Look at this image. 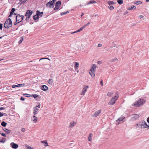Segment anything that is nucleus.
<instances>
[{
  "mask_svg": "<svg viewBox=\"0 0 149 149\" xmlns=\"http://www.w3.org/2000/svg\"><path fill=\"white\" fill-rule=\"evenodd\" d=\"M146 101L144 99L139 98L133 103L132 105L136 107H139L144 104Z\"/></svg>",
  "mask_w": 149,
  "mask_h": 149,
  "instance_id": "nucleus-1",
  "label": "nucleus"
},
{
  "mask_svg": "<svg viewBox=\"0 0 149 149\" xmlns=\"http://www.w3.org/2000/svg\"><path fill=\"white\" fill-rule=\"evenodd\" d=\"M12 23V22L11 19L10 18H8L5 21L4 24V27L8 29L11 26Z\"/></svg>",
  "mask_w": 149,
  "mask_h": 149,
  "instance_id": "nucleus-2",
  "label": "nucleus"
},
{
  "mask_svg": "<svg viewBox=\"0 0 149 149\" xmlns=\"http://www.w3.org/2000/svg\"><path fill=\"white\" fill-rule=\"evenodd\" d=\"M119 95L118 93H116L114 97L112 98L110 102L109 103V104L110 105H113L115 103L116 101L117 100Z\"/></svg>",
  "mask_w": 149,
  "mask_h": 149,
  "instance_id": "nucleus-3",
  "label": "nucleus"
},
{
  "mask_svg": "<svg viewBox=\"0 0 149 149\" xmlns=\"http://www.w3.org/2000/svg\"><path fill=\"white\" fill-rule=\"evenodd\" d=\"M55 1L56 0H52L48 2L46 5V7H49L50 8H53L54 7V3Z\"/></svg>",
  "mask_w": 149,
  "mask_h": 149,
  "instance_id": "nucleus-4",
  "label": "nucleus"
},
{
  "mask_svg": "<svg viewBox=\"0 0 149 149\" xmlns=\"http://www.w3.org/2000/svg\"><path fill=\"white\" fill-rule=\"evenodd\" d=\"M33 13V12L31 10H28L25 15L26 16V20H27V19H29L31 17V15Z\"/></svg>",
  "mask_w": 149,
  "mask_h": 149,
  "instance_id": "nucleus-5",
  "label": "nucleus"
},
{
  "mask_svg": "<svg viewBox=\"0 0 149 149\" xmlns=\"http://www.w3.org/2000/svg\"><path fill=\"white\" fill-rule=\"evenodd\" d=\"M61 2L60 1H58L56 2L55 4V7L54 8V10H58L59 9L61 5Z\"/></svg>",
  "mask_w": 149,
  "mask_h": 149,
  "instance_id": "nucleus-6",
  "label": "nucleus"
},
{
  "mask_svg": "<svg viewBox=\"0 0 149 149\" xmlns=\"http://www.w3.org/2000/svg\"><path fill=\"white\" fill-rule=\"evenodd\" d=\"M139 114H133L132 116L131 119L132 120H135L138 118L140 117Z\"/></svg>",
  "mask_w": 149,
  "mask_h": 149,
  "instance_id": "nucleus-7",
  "label": "nucleus"
},
{
  "mask_svg": "<svg viewBox=\"0 0 149 149\" xmlns=\"http://www.w3.org/2000/svg\"><path fill=\"white\" fill-rule=\"evenodd\" d=\"M147 124L144 121L141 122V128H147Z\"/></svg>",
  "mask_w": 149,
  "mask_h": 149,
  "instance_id": "nucleus-8",
  "label": "nucleus"
},
{
  "mask_svg": "<svg viewBox=\"0 0 149 149\" xmlns=\"http://www.w3.org/2000/svg\"><path fill=\"white\" fill-rule=\"evenodd\" d=\"M88 88V87L86 86H84L82 90V92L81 93V95H85L86 92L87 91V89Z\"/></svg>",
  "mask_w": 149,
  "mask_h": 149,
  "instance_id": "nucleus-9",
  "label": "nucleus"
},
{
  "mask_svg": "<svg viewBox=\"0 0 149 149\" xmlns=\"http://www.w3.org/2000/svg\"><path fill=\"white\" fill-rule=\"evenodd\" d=\"M10 146L13 148L14 149H16L18 147V146L17 144H15L14 142L11 143Z\"/></svg>",
  "mask_w": 149,
  "mask_h": 149,
  "instance_id": "nucleus-10",
  "label": "nucleus"
},
{
  "mask_svg": "<svg viewBox=\"0 0 149 149\" xmlns=\"http://www.w3.org/2000/svg\"><path fill=\"white\" fill-rule=\"evenodd\" d=\"M96 66L95 64H93L92 66L91 69L90 70L91 72H95V69L96 68Z\"/></svg>",
  "mask_w": 149,
  "mask_h": 149,
  "instance_id": "nucleus-11",
  "label": "nucleus"
},
{
  "mask_svg": "<svg viewBox=\"0 0 149 149\" xmlns=\"http://www.w3.org/2000/svg\"><path fill=\"white\" fill-rule=\"evenodd\" d=\"M36 14L39 17H41L43 14V12H40L39 10H37L36 11Z\"/></svg>",
  "mask_w": 149,
  "mask_h": 149,
  "instance_id": "nucleus-12",
  "label": "nucleus"
},
{
  "mask_svg": "<svg viewBox=\"0 0 149 149\" xmlns=\"http://www.w3.org/2000/svg\"><path fill=\"white\" fill-rule=\"evenodd\" d=\"M76 123L74 121H73L72 122H71L70 123V125L69 126V127L70 128L73 127L74 125H76Z\"/></svg>",
  "mask_w": 149,
  "mask_h": 149,
  "instance_id": "nucleus-13",
  "label": "nucleus"
},
{
  "mask_svg": "<svg viewBox=\"0 0 149 149\" xmlns=\"http://www.w3.org/2000/svg\"><path fill=\"white\" fill-rule=\"evenodd\" d=\"M41 89L43 91H46L48 89V87L46 86L43 85L41 87Z\"/></svg>",
  "mask_w": 149,
  "mask_h": 149,
  "instance_id": "nucleus-14",
  "label": "nucleus"
},
{
  "mask_svg": "<svg viewBox=\"0 0 149 149\" xmlns=\"http://www.w3.org/2000/svg\"><path fill=\"white\" fill-rule=\"evenodd\" d=\"M93 134L92 133H90L89 134V136L88 137V140L90 142L92 141V139H91L92 137H93Z\"/></svg>",
  "mask_w": 149,
  "mask_h": 149,
  "instance_id": "nucleus-15",
  "label": "nucleus"
},
{
  "mask_svg": "<svg viewBox=\"0 0 149 149\" xmlns=\"http://www.w3.org/2000/svg\"><path fill=\"white\" fill-rule=\"evenodd\" d=\"M136 9V7L134 6H132L128 8V9L130 10H135Z\"/></svg>",
  "mask_w": 149,
  "mask_h": 149,
  "instance_id": "nucleus-16",
  "label": "nucleus"
},
{
  "mask_svg": "<svg viewBox=\"0 0 149 149\" xmlns=\"http://www.w3.org/2000/svg\"><path fill=\"white\" fill-rule=\"evenodd\" d=\"M125 118L123 116H121L119 118L116 120V121H122Z\"/></svg>",
  "mask_w": 149,
  "mask_h": 149,
  "instance_id": "nucleus-17",
  "label": "nucleus"
},
{
  "mask_svg": "<svg viewBox=\"0 0 149 149\" xmlns=\"http://www.w3.org/2000/svg\"><path fill=\"white\" fill-rule=\"evenodd\" d=\"M3 131L6 132V134H9L10 133L11 130H9L6 128H4L3 129Z\"/></svg>",
  "mask_w": 149,
  "mask_h": 149,
  "instance_id": "nucleus-18",
  "label": "nucleus"
},
{
  "mask_svg": "<svg viewBox=\"0 0 149 149\" xmlns=\"http://www.w3.org/2000/svg\"><path fill=\"white\" fill-rule=\"evenodd\" d=\"M75 65L74 66V68L75 70L77 69L79 67V64L77 62H75Z\"/></svg>",
  "mask_w": 149,
  "mask_h": 149,
  "instance_id": "nucleus-19",
  "label": "nucleus"
},
{
  "mask_svg": "<svg viewBox=\"0 0 149 149\" xmlns=\"http://www.w3.org/2000/svg\"><path fill=\"white\" fill-rule=\"evenodd\" d=\"M39 18V17L37 14L33 16V18L34 20H38Z\"/></svg>",
  "mask_w": 149,
  "mask_h": 149,
  "instance_id": "nucleus-20",
  "label": "nucleus"
},
{
  "mask_svg": "<svg viewBox=\"0 0 149 149\" xmlns=\"http://www.w3.org/2000/svg\"><path fill=\"white\" fill-rule=\"evenodd\" d=\"M100 112H95L94 114H93L92 116L93 117H96L98 116L100 114Z\"/></svg>",
  "mask_w": 149,
  "mask_h": 149,
  "instance_id": "nucleus-21",
  "label": "nucleus"
},
{
  "mask_svg": "<svg viewBox=\"0 0 149 149\" xmlns=\"http://www.w3.org/2000/svg\"><path fill=\"white\" fill-rule=\"evenodd\" d=\"M37 118L35 116H33L32 118V120L34 122H36L37 120Z\"/></svg>",
  "mask_w": 149,
  "mask_h": 149,
  "instance_id": "nucleus-22",
  "label": "nucleus"
},
{
  "mask_svg": "<svg viewBox=\"0 0 149 149\" xmlns=\"http://www.w3.org/2000/svg\"><path fill=\"white\" fill-rule=\"evenodd\" d=\"M89 73L92 77H93H93L95 76V72H91L90 71Z\"/></svg>",
  "mask_w": 149,
  "mask_h": 149,
  "instance_id": "nucleus-23",
  "label": "nucleus"
},
{
  "mask_svg": "<svg viewBox=\"0 0 149 149\" xmlns=\"http://www.w3.org/2000/svg\"><path fill=\"white\" fill-rule=\"evenodd\" d=\"M48 83L52 85L54 81H53V80L52 79H49L48 81Z\"/></svg>",
  "mask_w": 149,
  "mask_h": 149,
  "instance_id": "nucleus-24",
  "label": "nucleus"
},
{
  "mask_svg": "<svg viewBox=\"0 0 149 149\" xmlns=\"http://www.w3.org/2000/svg\"><path fill=\"white\" fill-rule=\"evenodd\" d=\"M7 124V123H6L5 122L3 121L1 123V125L2 126L4 127H5L6 126Z\"/></svg>",
  "mask_w": 149,
  "mask_h": 149,
  "instance_id": "nucleus-25",
  "label": "nucleus"
},
{
  "mask_svg": "<svg viewBox=\"0 0 149 149\" xmlns=\"http://www.w3.org/2000/svg\"><path fill=\"white\" fill-rule=\"evenodd\" d=\"M117 2L119 4L121 5L123 3V0H117Z\"/></svg>",
  "mask_w": 149,
  "mask_h": 149,
  "instance_id": "nucleus-26",
  "label": "nucleus"
},
{
  "mask_svg": "<svg viewBox=\"0 0 149 149\" xmlns=\"http://www.w3.org/2000/svg\"><path fill=\"white\" fill-rule=\"evenodd\" d=\"M142 3V2L140 1H137L134 2V3L135 4L138 5L141 4Z\"/></svg>",
  "mask_w": 149,
  "mask_h": 149,
  "instance_id": "nucleus-27",
  "label": "nucleus"
},
{
  "mask_svg": "<svg viewBox=\"0 0 149 149\" xmlns=\"http://www.w3.org/2000/svg\"><path fill=\"white\" fill-rule=\"evenodd\" d=\"M68 13H69V12L68 11H67L66 12H63L61 13L60 15L61 16L63 15H65V14H67Z\"/></svg>",
  "mask_w": 149,
  "mask_h": 149,
  "instance_id": "nucleus-28",
  "label": "nucleus"
},
{
  "mask_svg": "<svg viewBox=\"0 0 149 149\" xmlns=\"http://www.w3.org/2000/svg\"><path fill=\"white\" fill-rule=\"evenodd\" d=\"M25 147L27 149H33V148L27 145H25Z\"/></svg>",
  "mask_w": 149,
  "mask_h": 149,
  "instance_id": "nucleus-29",
  "label": "nucleus"
},
{
  "mask_svg": "<svg viewBox=\"0 0 149 149\" xmlns=\"http://www.w3.org/2000/svg\"><path fill=\"white\" fill-rule=\"evenodd\" d=\"M27 0H19L20 4H23L26 2Z\"/></svg>",
  "mask_w": 149,
  "mask_h": 149,
  "instance_id": "nucleus-30",
  "label": "nucleus"
},
{
  "mask_svg": "<svg viewBox=\"0 0 149 149\" xmlns=\"http://www.w3.org/2000/svg\"><path fill=\"white\" fill-rule=\"evenodd\" d=\"M96 1L94 0H92L90 1L88 3V4H92L93 3H96Z\"/></svg>",
  "mask_w": 149,
  "mask_h": 149,
  "instance_id": "nucleus-31",
  "label": "nucleus"
},
{
  "mask_svg": "<svg viewBox=\"0 0 149 149\" xmlns=\"http://www.w3.org/2000/svg\"><path fill=\"white\" fill-rule=\"evenodd\" d=\"M39 95L37 94H33L31 95V96H32L34 98L36 99L37 97H38Z\"/></svg>",
  "mask_w": 149,
  "mask_h": 149,
  "instance_id": "nucleus-32",
  "label": "nucleus"
},
{
  "mask_svg": "<svg viewBox=\"0 0 149 149\" xmlns=\"http://www.w3.org/2000/svg\"><path fill=\"white\" fill-rule=\"evenodd\" d=\"M24 39V37L23 36H22L20 38V40L19 41V44H20L21 43L22 41Z\"/></svg>",
  "mask_w": 149,
  "mask_h": 149,
  "instance_id": "nucleus-33",
  "label": "nucleus"
},
{
  "mask_svg": "<svg viewBox=\"0 0 149 149\" xmlns=\"http://www.w3.org/2000/svg\"><path fill=\"white\" fill-rule=\"evenodd\" d=\"M6 141V139L4 138L3 139H2L1 140L0 139V143H4Z\"/></svg>",
  "mask_w": 149,
  "mask_h": 149,
  "instance_id": "nucleus-34",
  "label": "nucleus"
},
{
  "mask_svg": "<svg viewBox=\"0 0 149 149\" xmlns=\"http://www.w3.org/2000/svg\"><path fill=\"white\" fill-rule=\"evenodd\" d=\"M37 108V107H35L33 108L34 112H37L38 111V109Z\"/></svg>",
  "mask_w": 149,
  "mask_h": 149,
  "instance_id": "nucleus-35",
  "label": "nucleus"
},
{
  "mask_svg": "<svg viewBox=\"0 0 149 149\" xmlns=\"http://www.w3.org/2000/svg\"><path fill=\"white\" fill-rule=\"evenodd\" d=\"M15 10V8H12L10 12V13H11V14H13L14 13Z\"/></svg>",
  "mask_w": 149,
  "mask_h": 149,
  "instance_id": "nucleus-36",
  "label": "nucleus"
},
{
  "mask_svg": "<svg viewBox=\"0 0 149 149\" xmlns=\"http://www.w3.org/2000/svg\"><path fill=\"white\" fill-rule=\"evenodd\" d=\"M42 143H44L45 144H44V145L45 146H48V145L47 142H45V141H42L41 142Z\"/></svg>",
  "mask_w": 149,
  "mask_h": 149,
  "instance_id": "nucleus-37",
  "label": "nucleus"
},
{
  "mask_svg": "<svg viewBox=\"0 0 149 149\" xmlns=\"http://www.w3.org/2000/svg\"><path fill=\"white\" fill-rule=\"evenodd\" d=\"M108 3L109 5H110L111 4H114V2L113 1H109L108 2Z\"/></svg>",
  "mask_w": 149,
  "mask_h": 149,
  "instance_id": "nucleus-38",
  "label": "nucleus"
},
{
  "mask_svg": "<svg viewBox=\"0 0 149 149\" xmlns=\"http://www.w3.org/2000/svg\"><path fill=\"white\" fill-rule=\"evenodd\" d=\"M19 15V14H17V16H16V22H15V24H14L15 25H16V24H18V23H19V22H17V21H18V20H17V17Z\"/></svg>",
  "mask_w": 149,
  "mask_h": 149,
  "instance_id": "nucleus-39",
  "label": "nucleus"
},
{
  "mask_svg": "<svg viewBox=\"0 0 149 149\" xmlns=\"http://www.w3.org/2000/svg\"><path fill=\"white\" fill-rule=\"evenodd\" d=\"M23 95L24 96L29 97L31 96V95L30 94H27L26 93L24 94H23Z\"/></svg>",
  "mask_w": 149,
  "mask_h": 149,
  "instance_id": "nucleus-40",
  "label": "nucleus"
},
{
  "mask_svg": "<svg viewBox=\"0 0 149 149\" xmlns=\"http://www.w3.org/2000/svg\"><path fill=\"white\" fill-rule=\"evenodd\" d=\"M26 85L25 84H19V87L21 86H26Z\"/></svg>",
  "mask_w": 149,
  "mask_h": 149,
  "instance_id": "nucleus-41",
  "label": "nucleus"
},
{
  "mask_svg": "<svg viewBox=\"0 0 149 149\" xmlns=\"http://www.w3.org/2000/svg\"><path fill=\"white\" fill-rule=\"evenodd\" d=\"M24 135L20 134V135H19V138L20 137L21 138H23L24 137Z\"/></svg>",
  "mask_w": 149,
  "mask_h": 149,
  "instance_id": "nucleus-42",
  "label": "nucleus"
},
{
  "mask_svg": "<svg viewBox=\"0 0 149 149\" xmlns=\"http://www.w3.org/2000/svg\"><path fill=\"white\" fill-rule=\"evenodd\" d=\"M113 93L111 92H109L107 93V95L109 96H111L113 95Z\"/></svg>",
  "mask_w": 149,
  "mask_h": 149,
  "instance_id": "nucleus-43",
  "label": "nucleus"
},
{
  "mask_svg": "<svg viewBox=\"0 0 149 149\" xmlns=\"http://www.w3.org/2000/svg\"><path fill=\"white\" fill-rule=\"evenodd\" d=\"M109 8L110 10H112L114 9V7L112 6H109Z\"/></svg>",
  "mask_w": 149,
  "mask_h": 149,
  "instance_id": "nucleus-44",
  "label": "nucleus"
},
{
  "mask_svg": "<svg viewBox=\"0 0 149 149\" xmlns=\"http://www.w3.org/2000/svg\"><path fill=\"white\" fill-rule=\"evenodd\" d=\"M23 17H24V16H20L19 15V17H21V20L20 21H19V23L21 22L23 19Z\"/></svg>",
  "mask_w": 149,
  "mask_h": 149,
  "instance_id": "nucleus-45",
  "label": "nucleus"
},
{
  "mask_svg": "<svg viewBox=\"0 0 149 149\" xmlns=\"http://www.w3.org/2000/svg\"><path fill=\"white\" fill-rule=\"evenodd\" d=\"M118 60V59L116 58H115L114 59L111 60V61L112 62H114L116 61H117Z\"/></svg>",
  "mask_w": 149,
  "mask_h": 149,
  "instance_id": "nucleus-46",
  "label": "nucleus"
},
{
  "mask_svg": "<svg viewBox=\"0 0 149 149\" xmlns=\"http://www.w3.org/2000/svg\"><path fill=\"white\" fill-rule=\"evenodd\" d=\"M136 125L138 127H140L141 128V122L139 123Z\"/></svg>",
  "mask_w": 149,
  "mask_h": 149,
  "instance_id": "nucleus-47",
  "label": "nucleus"
},
{
  "mask_svg": "<svg viewBox=\"0 0 149 149\" xmlns=\"http://www.w3.org/2000/svg\"><path fill=\"white\" fill-rule=\"evenodd\" d=\"M16 87H19V84H17V85H13L12 86V87L13 88H14Z\"/></svg>",
  "mask_w": 149,
  "mask_h": 149,
  "instance_id": "nucleus-48",
  "label": "nucleus"
},
{
  "mask_svg": "<svg viewBox=\"0 0 149 149\" xmlns=\"http://www.w3.org/2000/svg\"><path fill=\"white\" fill-rule=\"evenodd\" d=\"M3 25L1 23L0 24V29L1 30H2V28H3Z\"/></svg>",
  "mask_w": 149,
  "mask_h": 149,
  "instance_id": "nucleus-49",
  "label": "nucleus"
},
{
  "mask_svg": "<svg viewBox=\"0 0 149 149\" xmlns=\"http://www.w3.org/2000/svg\"><path fill=\"white\" fill-rule=\"evenodd\" d=\"M119 46H120L119 45H115V44H114V45L113 46L114 47H117V48H118L119 47Z\"/></svg>",
  "mask_w": 149,
  "mask_h": 149,
  "instance_id": "nucleus-50",
  "label": "nucleus"
},
{
  "mask_svg": "<svg viewBox=\"0 0 149 149\" xmlns=\"http://www.w3.org/2000/svg\"><path fill=\"white\" fill-rule=\"evenodd\" d=\"M0 134L2 136H4L5 137H6V135H5V134H4V133H0Z\"/></svg>",
  "mask_w": 149,
  "mask_h": 149,
  "instance_id": "nucleus-51",
  "label": "nucleus"
},
{
  "mask_svg": "<svg viewBox=\"0 0 149 149\" xmlns=\"http://www.w3.org/2000/svg\"><path fill=\"white\" fill-rule=\"evenodd\" d=\"M20 99L21 100L24 101L25 100V98L24 97H22L20 98Z\"/></svg>",
  "mask_w": 149,
  "mask_h": 149,
  "instance_id": "nucleus-52",
  "label": "nucleus"
},
{
  "mask_svg": "<svg viewBox=\"0 0 149 149\" xmlns=\"http://www.w3.org/2000/svg\"><path fill=\"white\" fill-rule=\"evenodd\" d=\"M95 15V14H94L93 15H91L90 17H93L94 16H95V17L97 16V14H95V15Z\"/></svg>",
  "mask_w": 149,
  "mask_h": 149,
  "instance_id": "nucleus-53",
  "label": "nucleus"
},
{
  "mask_svg": "<svg viewBox=\"0 0 149 149\" xmlns=\"http://www.w3.org/2000/svg\"><path fill=\"white\" fill-rule=\"evenodd\" d=\"M47 59L49 60V58H40V59L39 60V61H40L41 60H42V59Z\"/></svg>",
  "mask_w": 149,
  "mask_h": 149,
  "instance_id": "nucleus-54",
  "label": "nucleus"
},
{
  "mask_svg": "<svg viewBox=\"0 0 149 149\" xmlns=\"http://www.w3.org/2000/svg\"><path fill=\"white\" fill-rule=\"evenodd\" d=\"M100 85L102 86H103V80H102L100 82Z\"/></svg>",
  "mask_w": 149,
  "mask_h": 149,
  "instance_id": "nucleus-55",
  "label": "nucleus"
},
{
  "mask_svg": "<svg viewBox=\"0 0 149 149\" xmlns=\"http://www.w3.org/2000/svg\"><path fill=\"white\" fill-rule=\"evenodd\" d=\"M25 130L24 128H23L21 129V131L23 132H24L25 131Z\"/></svg>",
  "mask_w": 149,
  "mask_h": 149,
  "instance_id": "nucleus-56",
  "label": "nucleus"
},
{
  "mask_svg": "<svg viewBox=\"0 0 149 149\" xmlns=\"http://www.w3.org/2000/svg\"><path fill=\"white\" fill-rule=\"evenodd\" d=\"M102 46V44H98V47H100Z\"/></svg>",
  "mask_w": 149,
  "mask_h": 149,
  "instance_id": "nucleus-57",
  "label": "nucleus"
},
{
  "mask_svg": "<svg viewBox=\"0 0 149 149\" xmlns=\"http://www.w3.org/2000/svg\"><path fill=\"white\" fill-rule=\"evenodd\" d=\"M40 103H39V104H38V106H37L36 107L38 108H39L40 107Z\"/></svg>",
  "mask_w": 149,
  "mask_h": 149,
  "instance_id": "nucleus-58",
  "label": "nucleus"
},
{
  "mask_svg": "<svg viewBox=\"0 0 149 149\" xmlns=\"http://www.w3.org/2000/svg\"><path fill=\"white\" fill-rule=\"evenodd\" d=\"M5 109V108L3 107H0V111L2 110H3Z\"/></svg>",
  "mask_w": 149,
  "mask_h": 149,
  "instance_id": "nucleus-59",
  "label": "nucleus"
},
{
  "mask_svg": "<svg viewBox=\"0 0 149 149\" xmlns=\"http://www.w3.org/2000/svg\"><path fill=\"white\" fill-rule=\"evenodd\" d=\"M87 25H86V24H85V25H84L83 26H82V28H83V29H84V28H85L87 26Z\"/></svg>",
  "mask_w": 149,
  "mask_h": 149,
  "instance_id": "nucleus-60",
  "label": "nucleus"
},
{
  "mask_svg": "<svg viewBox=\"0 0 149 149\" xmlns=\"http://www.w3.org/2000/svg\"><path fill=\"white\" fill-rule=\"evenodd\" d=\"M3 116V114L1 112H0V117H1Z\"/></svg>",
  "mask_w": 149,
  "mask_h": 149,
  "instance_id": "nucleus-61",
  "label": "nucleus"
},
{
  "mask_svg": "<svg viewBox=\"0 0 149 149\" xmlns=\"http://www.w3.org/2000/svg\"><path fill=\"white\" fill-rule=\"evenodd\" d=\"M139 17L140 18V19L143 18V16L142 15H141L139 16Z\"/></svg>",
  "mask_w": 149,
  "mask_h": 149,
  "instance_id": "nucleus-62",
  "label": "nucleus"
},
{
  "mask_svg": "<svg viewBox=\"0 0 149 149\" xmlns=\"http://www.w3.org/2000/svg\"><path fill=\"white\" fill-rule=\"evenodd\" d=\"M147 122L149 123V117L147 119Z\"/></svg>",
  "mask_w": 149,
  "mask_h": 149,
  "instance_id": "nucleus-63",
  "label": "nucleus"
},
{
  "mask_svg": "<svg viewBox=\"0 0 149 149\" xmlns=\"http://www.w3.org/2000/svg\"><path fill=\"white\" fill-rule=\"evenodd\" d=\"M83 29V28H82V27H81V28L79 29V30H80V31H81Z\"/></svg>",
  "mask_w": 149,
  "mask_h": 149,
  "instance_id": "nucleus-64",
  "label": "nucleus"
}]
</instances>
